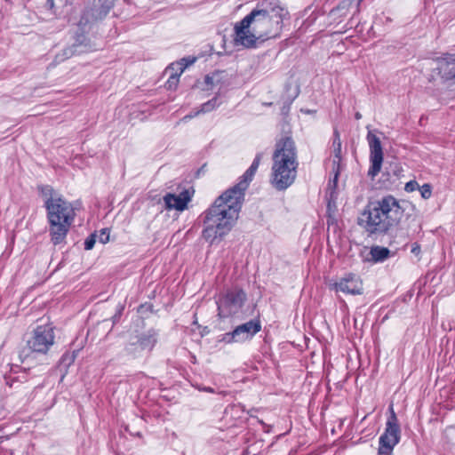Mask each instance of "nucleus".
Here are the masks:
<instances>
[{
  "instance_id": "24",
  "label": "nucleus",
  "mask_w": 455,
  "mask_h": 455,
  "mask_svg": "<svg viewBox=\"0 0 455 455\" xmlns=\"http://www.w3.org/2000/svg\"><path fill=\"white\" fill-rule=\"evenodd\" d=\"M179 82V77L170 75L168 80L166 81L165 86L168 90H175L178 87Z\"/></svg>"
},
{
  "instance_id": "2",
  "label": "nucleus",
  "mask_w": 455,
  "mask_h": 455,
  "mask_svg": "<svg viewBox=\"0 0 455 455\" xmlns=\"http://www.w3.org/2000/svg\"><path fill=\"white\" fill-rule=\"evenodd\" d=\"M38 191L46 210L51 242L54 245L63 243L75 220V209L70 202L49 185L39 186Z\"/></svg>"
},
{
  "instance_id": "8",
  "label": "nucleus",
  "mask_w": 455,
  "mask_h": 455,
  "mask_svg": "<svg viewBox=\"0 0 455 455\" xmlns=\"http://www.w3.org/2000/svg\"><path fill=\"white\" fill-rule=\"evenodd\" d=\"M246 299V294L242 290L227 291L217 302L219 315L229 317L238 314Z\"/></svg>"
},
{
  "instance_id": "10",
  "label": "nucleus",
  "mask_w": 455,
  "mask_h": 455,
  "mask_svg": "<svg viewBox=\"0 0 455 455\" xmlns=\"http://www.w3.org/2000/svg\"><path fill=\"white\" fill-rule=\"evenodd\" d=\"M438 79L443 83L455 84V54H446L435 60V67L432 69L428 81L435 82Z\"/></svg>"
},
{
  "instance_id": "4",
  "label": "nucleus",
  "mask_w": 455,
  "mask_h": 455,
  "mask_svg": "<svg viewBox=\"0 0 455 455\" xmlns=\"http://www.w3.org/2000/svg\"><path fill=\"white\" fill-rule=\"evenodd\" d=\"M287 11L278 4L265 9H254L244 17L246 25L250 23L251 29L260 41L275 38L279 36L283 18Z\"/></svg>"
},
{
  "instance_id": "22",
  "label": "nucleus",
  "mask_w": 455,
  "mask_h": 455,
  "mask_svg": "<svg viewBox=\"0 0 455 455\" xmlns=\"http://www.w3.org/2000/svg\"><path fill=\"white\" fill-rule=\"evenodd\" d=\"M419 190L421 197L425 200H427L432 196V186L429 183H425L422 186H419Z\"/></svg>"
},
{
  "instance_id": "9",
  "label": "nucleus",
  "mask_w": 455,
  "mask_h": 455,
  "mask_svg": "<svg viewBox=\"0 0 455 455\" xmlns=\"http://www.w3.org/2000/svg\"><path fill=\"white\" fill-rule=\"evenodd\" d=\"M378 205V209L385 214L387 221L393 228L396 227L403 217L404 209L401 205V202L394 196L387 195L379 199L374 200Z\"/></svg>"
},
{
  "instance_id": "6",
  "label": "nucleus",
  "mask_w": 455,
  "mask_h": 455,
  "mask_svg": "<svg viewBox=\"0 0 455 455\" xmlns=\"http://www.w3.org/2000/svg\"><path fill=\"white\" fill-rule=\"evenodd\" d=\"M385 214L378 209L375 201H371L364 207L358 217V225L369 235H382L387 233L392 228L384 219Z\"/></svg>"
},
{
  "instance_id": "29",
  "label": "nucleus",
  "mask_w": 455,
  "mask_h": 455,
  "mask_svg": "<svg viewBox=\"0 0 455 455\" xmlns=\"http://www.w3.org/2000/svg\"><path fill=\"white\" fill-rule=\"evenodd\" d=\"M420 251V247L418 244H414L411 248V252L414 254H419Z\"/></svg>"
},
{
  "instance_id": "15",
  "label": "nucleus",
  "mask_w": 455,
  "mask_h": 455,
  "mask_svg": "<svg viewBox=\"0 0 455 455\" xmlns=\"http://www.w3.org/2000/svg\"><path fill=\"white\" fill-rule=\"evenodd\" d=\"M191 200V195L188 190H182L180 194L168 193L164 196V201L168 210H176L182 212L188 207Z\"/></svg>"
},
{
  "instance_id": "18",
  "label": "nucleus",
  "mask_w": 455,
  "mask_h": 455,
  "mask_svg": "<svg viewBox=\"0 0 455 455\" xmlns=\"http://www.w3.org/2000/svg\"><path fill=\"white\" fill-rule=\"evenodd\" d=\"M196 60V57L188 56L180 59L179 61L172 62L166 69L165 73L170 76L179 77L183 74L187 68L193 65Z\"/></svg>"
},
{
  "instance_id": "19",
  "label": "nucleus",
  "mask_w": 455,
  "mask_h": 455,
  "mask_svg": "<svg viewBox=\"0 0 455 455\" xmlns=\"http://www.w3.org/2000/svg\"><path fill=\"white\" fill-rule=\"evenodd\" d=\"M220 105V102H219V100L217 97L212 98V100H208L207 102L204 103L200 109L195 111L194 113H190L183 117L184 121L192 119L195 116H197L200 114H205L208 112H211L214 110L216 108H218Z\"/></svg>"
},
{
  "instance_id": "25",
  "label": "nucleus",
  "mask_w": 455,
  "mask_h": 455,
  "mask_svg": "<svg viewBox=\"0 0 455 455\" xmlns=\"http://www.w3.org/2000/svg\"><path fill=\"white\" fill-rule=\"evenodd\" d=\"M220 340L225 342V343H227V344L237 342L236 336H235V331H234L232 332L224 333L222 335Z\"/></svg>"
},
{
  "instance_id": "13",
  "label": "nucleus",
  "mask_w": 455,
  "mask_h": 455,
  "mask_svg": "<svg viewBox=\"0 0 455 455\" xmlns=\"http://www.w3.org/2000/svg\"><path fill=\"white\" fill-rule=\"evenodd\" d=\"M331 288L337 292L345 294L360 295L363 293V283L361 278L354 274H347L339 281L331 284Z\"/></svg>"
},
{
  "instance_id": "17",
  "label": "nucleus",
  "mask_w": 455,
  "mask_h": 455,
  "mask_svg": "<svg viewBox=\"0 0 455 455\" xmlns=\"http://www.w3.org/2000/svg\"><path fill=\"white\" fill-rule=\"evenodd\" d=\"M334 138L332 142V172L334 173L333 182L336 183L340 172V161H341V140L339 133L335 131Z\"/></svg>"
},
{
  "instance_id": "34",
  "label": "nucleus",
  "mask_w": 455,
  "mask_h": 455,
  "mask_svg": "<svg viewBox=\"0 0 455 455\" xmlns=\"http://www.w3.org/2000/svg\"><path fill=\"white\" fill-rule=\"evenodd\" d=\"M147 309H148L149 311H152V308L150 306Z\"/></svg>"
},
{
  "instance_id": "20",
  "label": "nucleus",
  "mask_w": 455,
  "mask_h": 455,
  "mask_svg": "<svg viewBox=\"0 0 455 455\" xmlns=\"http://www.w3.org/2000/svg\"><path fill=\"white\" fill-rule=\"evenodd\" d=\"M370 254L374 262H383L390 256V251L386 247L373 246L371 249Z\"/></svg>"
},
{
  "instance_id": "5",
  "label": "nucleus",
  "mask_w": 455,
  "mask_h": 455,
  "mask_svg": "<svg viewBox=\"0 0 455 455\" xmlns=\"http://www.w3.org/2000/svg\"><path fill=\"white\" fill-rule=\"evenodd\" d=\"M53 328L50 325L37 326L27 340L26 347L21 352V357L27 360L34 355H46L54 344Z\"/></svg>"
},
{
  "instance_id": "32",
  "label": "nucleus",
  "mask_w": 455,
  "mask_h": 455,
  "mask_svg": "<svg viewBox=\"0 0 455 455\" xmlns=\"http://www.w3.org/2000/svg\"><path fill=\"white\" fill-rule=\"evenodd\" d=\"M361 117H362L361 114H360L359 112H357V113L355 114V118H356V119H360Z\"/></svg>"
},
{
  "instance_id": "26",
  "label": "nucleus",
  "mask_w": 455,
  "mask_h": 455,
  "mask_svg": "<svg viewBox=\"0 0 455 455\" xmlns=\"http://www.w3.org/2000/svg\"><path fill=\"white\" fill-rule=\"evenodd\" d=\"M419 185L416 180H410L407 183H405L404 190L408 193L414 192L416 190H419Z\"/></svg>"
},
{
  "instance_id": "31",
  "label": "nucleus",
  "mask_w": 455,
  "mask_h": 455,
  "mask_svg": "<svg viewBox=\"0 0 455 455\" xmlns=\"http://www.w3.org/2000/svg\"><path fill=\"white\" fill-rule=\"evenodd\" d=\"M212 77H210V76H206V77H205V82H206L207 84H211V83H212Z\"/></svg>"
},
{
  "instance_id": "23",
  "label": "nucleus",
  "mask_w": 455,
  "mask_h": 455,
  "mask_svg": "<svg viewBox=\"0 0 455 455\" xmlns=\"http://www.w3.org/2000/svg\"><path fill=\"white\" fill-rule=\"evenodd\" d=\"M77 52L76 46L73 45L72 47L64 49L61 54H59L57 56V59L60 60H64L66 59H68L72 57L74 54Z\"/></svg>"
},
{
  "instance_id": "27",
  "label": "nucleus",
  "mask_w": 455,
  "mask_h": 455,
  "mask_svg": "<svg viewBox=\"0 0 455 455\" xmlns=\"http://www.w3.org/2000/svg\"><path fill=\"white\" fill-rule=\"evenodd\" d=\"M96 242V235H90L84 242V249L92 250Z\"/></svg>"
},
{
  "instance_id": "12",
  "label": "nucleus",
  "mask_w": 455,
  "mask_h": 455,
  "mask_svg": "<svg viewBox=\"0 0 455 455\" xmlns=\"http://www.w3.org/2000/svg\"><path fill=\"white\" fill-rule=\"evenodd\" d=\"M111 6L108 4L107 0L94 1L92 7L86 8L79 20V26L85 28L87 25L102 20L107 16Z\"/></svg>"
},
{
  "instance_id": "16",
  "label": "nucleus",
  "mask_w": 455,
  "mask_h": 455,
  "mask_svg": "<svg viewBox=\"0 0 455 455\" xmlns=\"http://www.w3.org/2000/svg\"><path fill=\"white\" fill-rule=\"evenodd\" d=\"M261 325L259 321H249L243 324L237 326L234 331L236 336L237 342H243L252 338L260 331Z\"/></svg>"
},
{
  "instance_id": "14",
  "label": "nucleus",
  "mask_w": 455,
  "mask_h": 455,
  "mask_svg": "<svg viewBox=\"0 0 455 455\" xmlns=\"http://www.w3.org/2000/svg\"><path fill=\"white\" fill-rule=\"evenodd\" d=\"M259 40L257 34L251 29V25L244 22V18L235 26V43L246 48L256 46Z\"/></svg>"
},
{
  "instance_id": "3",
  "label": "nucleus",
  "mask_w": 455,
  "mask_h": 455,
  "mask_svg": "<svg viewBox=\"0 0 455 455\" xmlns=\"http://www.w3.org/2000/svg\"><path fill=\"white\" fill-rule=\"evenodd\" d=\"M297 152L294 141L283 138L276 143L273 155L270 182L278 190H284L295 180L298 168Z\"/></svg>"
},
{
  "instance_id": "28",
  "label": "nucleus",
  "mask_w": 455,
  "mask_h": 455,
  "mask_svg": "<svg viewBox=\"0 0 455 455\" xmlns=\"http://www.w3.org/2000/svg\"><path fill=\"white\" fill-rule=\"evenodd\" d=\"M97 237L101 243H106L109 240V233L107 229H102Z\"/></svg>"
},
{
  "instance_id": "7",
  "label": "nucleus",
  "mask_w": 455,
  "mask_h": 455,
  "mask_svg": "<svg viewBox=\"0 0 455 455\" xmlns=\"http://www.w3.org/2000/svg\"><path fill=\"white\" fill-rule=\"evenodd\" d=\"M390 411L385 431L379 437V455H390L400 440V427L393 406H390Z\"/></svg>"
},
{
  "instance_id": "21",
  "label": "nucleus",
  "mask_w": 455,
  "mask_h": 455,
  "mask_svg": "<svg viewBox=\"0 0 455 455\" xmlns=\"http://www.w3.org/2000/svg\"><path fill=\"white\" fill-rule=\"evenodd\" d=\"M157 342V332L154 330L148 331L146 337H144V349H152Z\"/></svg>"
},
{
  "instance_id": "30",
  "label": "nucleus",
  "mask_w": 455,
  "mask_h": 455,
  "mask_svg": "<svg viewBox=\"0 0 455 455\" xmlns=\"http://www.w3.org/2000/svg\"><path fill=\"white\" fill-rule=\"evenodd\" d=\"M203 390L205 392H210V393L213 392L212 388H211V387H204Z\"/></svg>"
},
{
  "instance_id": "1",
  "label": "nucleus",
  "mask_w": 455,
  "mask_h": 455,
  "mask_svg": "<svg viewBox=\"0 0 455 455\" xmlns=\"http://www.w3.org/2000/svg\"><path fill=\"white\" fill-rule=\"evenodd\" d=\"M261 156L258 154L238 183L219 196L204 212L202 236L211 244L220 243L232 229L238 218L244 192L259 166Z\"/></svg>"
},
{
  "instance_id": "33",
  "label": "nucleus",
  "mask_w": 455,
  "mask_h": 455,
  "mask_svg": "<svg viewBox=\"0 0 455 455\" xmlns=\"http://www.w3.org/2000/svg\"><path fill=\"white\" fill-rule=\"evenodd\" d=\"M48 2L50 3L51 7H52L53 6V0H48Z\"/></svg>"
},
{
  "instance_id": "11",
  "label": "nucleus",
  "mask_w": 455,
  "mask_h": 455,
  "mask_svg": "<svg viewBox=\"0 0 455 455\" xmlns=\"http://www.w3.org/2000/svg\"><path fill=\"white\" fill-rule=\"evenodd\" d=\"M366 139L370 148L371 162L368 175L371 176V178H374L379 173L381 170L384 157L383 149L379 138L371 131L368 132Z\"/></svg>"
}]
</instances>
